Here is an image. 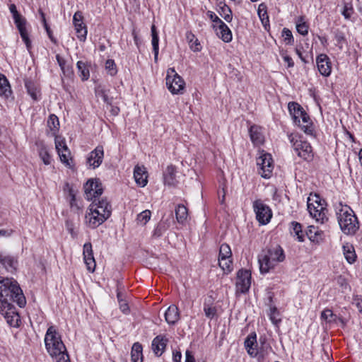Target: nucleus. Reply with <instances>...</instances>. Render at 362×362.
<instances>
[{
	"label": "nucleus",
	"instance_id": "41",
	"mask_svg": "<svg viewBox=\"0 0 362 362\" xmlns=\"http://www.w3.org/2000/svg\"><path fill=\"white\" fill-rule=\"evenodd\" d=\"M292 234H295L297 236V238L299 242H303L304 240V234L302 230L301 225L296 221L291 222V232Z\"/></svg>",
	"mask_w": 362,
	"mask_h": 362
},
{
	"label": "nucleus",
	"instance_id": "32",
	"mask_svg": "<svg viewBox=\"0 0 362 362\" xmlns=\"http://www.w3.org/2000/svg\"><path fill=\"white\" fill-rule=\"evenodd\" d=\"M260 341L262 344V346L259 349L257 347V355L255 357L257 358L259 362L263 361L264 358L268 356L269 351L272 350V347L270 346V345L266 344L265 339L262 341V339H260Z\"/></svg>",
	"mask_w": 362,
	"mask_h": 362
},
{
	"label": "nucleus",
	"instance_id": "2",
	"mask_svg": "<svg viewBox=\"0 0 362 362\" xmlns=\"http://www.w3.org/2000/svg\"><path fill=\"white\" fill-rule=\"evenodd\" d=\"M91 201L86 214V223L91 228H96L110 217L112 206L106 198L100 197Z\"/></svg>",
	"mask_w": 362,
	"mask_h": 362
},
{
	"label": "nucleus",
	"instance_id": "62",
	"mask_svg": "<svg viewBox=\"0 0 362 362\" xmlns=\"http://www.w3.org/2000/svg\"><path fill=\"white\" fill-rule=\"evenodd\" d=\"M88 271L93 272L95 268V262L94 257L84 259Z\"/></svg>",
	"mask_w": 362,
	"mask_h": 362
},
{
	"label": "nucleus",
	"instance_id": "51",
	"mask_svg": "<svg viewBox=\"0 0 362 362\" xmlns=\"http://www.w3.org/2000/svg\"><path fill=\"white\" fill-rule=\"evenodd\" d=\"M95 94L98 97L102 98L103 101L107 105H112V98L108 97L107 91L105 89L100 88V87L98 88L95 90Z\"/></svg>",
	"mask_w": 362,
	"mask_h": 362
},
{
	"label": "nucleus",
	"instance_id": "43",
	"mask_svg": "<svg viewBox=\"0 0 362 362\" xmlns=\"http://www.w3.org/2000/svg\"><path fill=\"white\" fill-rule=\"evenodd\" d=\"M75 27L77 37L81 42H84L86 39L87 28L83 24H76Z\"/></svg>",
	"mask_w": 362,
	"mask_h": 362
},
{
	"label": "nucleus",
	"instance_id": "17",
	"mask_svg": "<svg viewBox=\"0 0 362 362\" xmlns=\"http://www.w3.org/2000/svg\"><path fill=\"white\" fill-rule=\"evenodd\" d=\"M134 177L136 184L141 187L146 185L148 173L144 165H136L134 170Z\"/></svg>",
	"mask_w": 362,
	"mask_h": 362
},
{
	"label": "nucleus",
	"instance_id": "38",
	"mask_svg": "<svg viewBox=\"0 0 362 362\" xmlns=\"http://www.w3.org/2000/svg\"><path fill=\"white\" fill-rule=\"evenodd\" d=\"M334 37L336 41V45L339 48V49H342L344 45L346 43V39L344 33L339 29H337L334 32Z\"/></svg>",
	"mask_w": 362,
	"mask_h": 362
},
{
	"label": "nucleus",
	"instance_id": "42",
	"mask_svg": "<svg viewBox=\"0 0 362 362\" xmlns=\"http://www.w3.org/2000/svg\"><path fill=\"white\" fill-rule=\"evenodd\" d=\"M218 13L220 16L223 17L226 21H227L228 23L231 22L233 19L232 11L228 5L223 4V6H221Z\"/></svg>",
	"mask_w": 362,
	"mask_h": 362
},
{
	"label": "nucleus",
	"instance_id": "28",
	"mask_svg": "<svg viewBox=\"0 0 362 362\" xmlns=\"http://www.w3.org/2000/svg\"><path fill=\"white\" fill-rule=\"evenodd\" d=\"M300 118H301L302 122L305 124L301 126V129L308 135H313L314 129L313 124L310 122V117L304 110L302 112V115H300Z\"/></svg>",
	"mask_w": 362,
	"mask_h": 362
},
{
	"label": "nucleus",
	"instance_id": "58",
	"mask_svg": "<svg viewBox=\"0 0 362 362\" xmlns=\"http://www.w3.org/2000/svg\"><path fill=\"white\" fill-rule=\"evenodd\" d=\"M69 196L71 197V199H70V206H71V208L72 209L80 210L81 209V206L78 204V202L76 200L75 194H74L73 190H70L69 191Z\"/></svg>",
	"mask_w": 362,
	"mask_h": 362
},
{
	"label": "nucleus",
	"instance_id": "9",
	"mask_svg": "<svg viewBox=\"0 0 362 362\" xmlns=\"http://www.w3.org/2000/svg\"><path fill=\"white\" fill-rule=\"evenodd\" d=\"M253 208L256 214V218L260 224L265 225L270 221L272 212L269 206L261 200H256L253 203Z\"/></svg>",
	"mask_w": 362,
	"mask_h": 362
},
{
	"label": "nucleus",
	"instance_id": "48",
	"mask_svg": "<svg viewBox=\"0 0 362 362\" xmlns=\"http://www.w3.org/2000/svg\"><path fill=\"white\" fill-rule=\"evenodd\" d=\"M232 252L230 246L228 244H222L219 249L218 258H231Z\"/></svg>",
	"mask_w": 362,
	"mask_h": 362
},
{
	"label": "nucleus",
	"instance_id": "61",
	"mask_svg": "<svg viewBox=\"0 0 362 362\" xmlns=\"http://www.w3.org/2000/svg\"><path fill=\"white\" fill-rule=\"evenodd\" d=\"M83 18L82 13L81 11H76L73 16V23L74 26H76V24H83Z\"/></svg>",
	"mask_w": 362,
	"mask_h": 362
},
{
	"label": "nucleus",
	"instance_id": "24",
	"mask_svg": "<svg viewBox=\"0 0 362 362\" xmlns=\"http://www.w3.org/2000/svg\"><path fill=\"white\" fill-rule=\"evenodd\" d=\"M25 25H26V20L23 21L22 22L16 24V25L19 31V33L21 35V37L26 45L27 49L28 51H30L32 47V45H31V41L29 38L28 31L26 30Z\"/></svg>",
	"mask_w": 362,
	"mask_h": 362
},
{
	"label": "nucleus",
	"instance_id": "60",
	"mask_svg": "<svg viewBox=\"0 0 362 362\" xmlns=\"http://www.w3.org/2000/svg\"><path fill=\"white\" fill-rule=\"evenodd\" d=\"M297 31L302 35H306L308 32V26L305 23H298L296 25Z\"/></svg>",
	"mask_w": 362,
	"mask_h": 362
},
{
	"label": "nucleus",
	"instance_id": "59",
	"mask_svg": "<svg viewBox=\"0 0 362 362\" xmlns=\"http://www.w3.org/2000/svg\"><path fill=\"white\" fill-rule=\"evenodd\" d=\"M353 12H354V9H353L351 4H349V3H346L344 4V9L342 11V15L344 16V18L346 19L350 18Z\"/></svg>",
	"mask_w": 362,
	"mask_h": 362
},
{
	"label": "nucleus",
	"instance_id": "14",
	"mask_svg": "<svg viewBox=\"0 0 362 362\" xmlns=\"http://www.w3.org/2000/svg\"><path fill=\"white\" fill-rule=\"evenodd\" d=\"M103 147L102 146H98L90 153L87 158V164L95 169L100 165L103 160Z\"/></svg>",
	"mask_w": 362,
	"mask_h": 362
},
{
	"label": "nucleus",
	"instance_id": "5",
	"mask_svg": "<svg viewBox=\"0 0 362 362\" xmlns=\"http://www.w3.org/2000/svg\"><path fill=\"white\" fill-rule=\"evenodd\" d=\"M45 343L46 349L52 357L57 356L58 354L66 351V348L61 339V337L53 326H50L47 329L45 337Z\"/></svg>",
	"mask_w": 362,
	"mask_h": 362
},
{
	"label": "nucleus",
	"instance_id": "57",
	"mask_svg": "<svg viewBox=\"0 0 362 362\" xmlns=\"http://www.w3.org/2000/svg\"><path fill=\"white\" fill-rule=\"evenodd\" d=\"M158 43H159V38L158 36L153 35V37H152V46H153V50L154 53V59L156 62L158 59Z\"/></svg>",
	"mask_w": 362,
	"mask_h": 362
},
{
	"label": "nucleus",
	"instance_id": "55",
	"mask_svg": "<svg viewBox=\"0 0 362 362\" xmlns=\"http://www.w3.org/2000/svg\"><path fill=\"white\" fill-rule=\"evenodd\" d=\"M296 53L298 54L301 61L305 64L309 62V58L311 59H313V57L310 54L309 52H307L305 54H304L301 51V48L298 47L296 48Z\"/></svg>",
	"mask_w": 362,
	"mask_h": 362
},
{
	"label": "nucleus",
	"instance_id": "45",
	"mask_svg": "<svg viewBox=\"0 0 362 362\" xmlns=\"http://www.w3.org/2000/svg\"><path fill=\"white\" fill-rule=\"evenodd\" d=\"M151 213L149 210H144L137 215L136 221L142 226L146 225L151 218Z\"/></svg>",
	"mask_w": 362,
	"mask_h": 362
},
{
	"label": "nucleus",
	"instance_id": "10",
	"mask_svg": "<svg viewBox=\"0 0 362 362\" xmlns=\"http://www.w3.org/2000/svg\"><path fill=\"white\" fill-rule=\"evenodd\" d=\"M257 165L259 166V173L264 178H269L272 175L274 165L271 154L262 153L257 158Z\"/></svg>",
	"mask_w": 362,
	"mask_h": 362
},
{
	"label": "nucleus",
	"instance_id": "26",
	"mask_svg": "<svg viewBox=\"0 0 362 362\" xmlns=\"http://www.w3.org/2000/svg\"><path fill=\"white\" fill-rule=\"evenodd\" d=\"M12 93L9 82L6 77L0 74V96L8 98Z\"/></svg>",
	"mask_w": 362,
	"mask_h": 362
},
{
	"label": "nucleus",
	"instance_id": "46",
	"mask_svg": "<svg viewBox=\"0 0 362 362\" xmlns=\"http://www.w3.org/2000/svg\"><path fill=\"white\" fill-rule=\"evenodd\" d=\"M219 267L227 273L230 272L232 270V260L231 258H218Z\"/></svg>",
	"mask_w": 362,
	"mask_h": 362
},
{
	"label": "nucleus",
	"instance_id": "15",
	"mask_svg": "<svg viewBox=\"0 0 362 362\" xmlns=\"http://www.w3.org/2000/svg\"><path fill=\"white\" fill-rule=\"evenodd\" d=\"M317 69L324 76H329L331 74L332 66L329 58L325 54H321L316 59Z\"/></svg>",
	"mask_w": 362,
	"mask_h": 362
},
{
	"label": "nucleus",
	"instance_id": "27",
	"mask_svg": "<svg viewBox=\"0 0 362 362\" xmlns=\"http://www.w3.org/2000/svg\"><path fill=\"white\" fill-rule=\"evenodd\" d=\"M290 114L295 123H300V115H302L303 108L297 103L290 102L288 105Z\"/></svg>",
	"mask_w": 362,
	"mask_h": 362
},
{
	"label": "nucleus",
	"instance_id": "3",
	"mask_svg": "<svg viewBox=\"0 0 362 362\" xmlns=\"http://www.w3.org/2000/svg\"><path fill=\"white\" fill-rule=\"evenodd\" d=\"M337 218L340 229L345 235H354L358 230V219L350 206L340 204L337 210Z\"/></svg>",
	"mask_w": 362,
	"mask_h": 362
},
{
	"label": "nucleus",
	"instance_id": "19",
	"mask_svg": "<svg viewBox=\"0 0 362 362\" xmlns=\"http://www.w3.org/2000/svg\"><path fill=\"white\" fill-rule=\"evenodd\" d=\"M117 298L121 310L124 313H127L129 311V306L126 300V294L124 293V286L120 281L117 283Z\"/></svg>",
	"mask_w": 362,
	"mask_h": 362
},
{
	"label": "nucleus",
	"instance_id": "6",
	"mask_svg": "<svg viewBox=\"0 0 362 362\" xmlns=\"http://www.w3.org/2000/svg\"><path fill=\"white\" fill-rule=\"evenodd\" d=\"M310 197L308 199V210L310 216L316 220V221L321 223H324L327 221L328 217L327 214L328 212L327 209L324 206V204L322 203L319 195L315 194L313 196L310 194Z\"/></svg>",
	"mask_w": 362,
	"mask_h": 362
},
{
	"label": "nucleus",
	"instance_id": "1",
	"mask_svg": "<svg viewBox=\"0 0 362 362\" xmlns=\"http://www.w3.org/2000/svg\"><path fill=\"white\" fill-rule=\"evenodd\" d=\"M16 303L20 308H23L26 300L17 281L13 278L0 276V310Z\"/></svg>",
	"mask_w": 362,
	"mask_h": 362
},
{
	"label": "nucleus",
	"instance_id": "20",
	"mask_svg": "<svg viewBox=\"0 0 362 362\" xmlns=\"http://www.w3.org/2000/svg\"><path fill=\"white\" fill-rule=\"evenodd\" d=\"M168 339L164 336L158 335L152 341V349L157 356H160L163 353Z\"/></svg>",
	"mask_w": 362,
	"mask_h": 362
},
{
	"label": "nucleus",
	"instance_id": "22",
	"mask_svg": "<svg viewBox=\"0 0 362 362\" xmlns=\"http://www.w3.org/2000/svg\"><path fill=\"white\" fill-rule=\"evenodd\" d=\"M37 146L38 154L43 163L46 165L52 163V157L49 153L47 146L42 141L36 144Z\"/></svg>",
	"mask_w": 362,
	"mask_h": 362
},
{
	"label": "nucleus",
	"instance_id": "11",
	"mask_svg": "<svg viewBox=\"0 0 362 362\" xmlns=\"http://www.w3.org/2000/svg\"><path fill=\"white\" fill-rule=\"evenodd\" d=\"M83 188L86 199L88 200H93L100 197L103 192L102 185L98 180H88Z\"/></svg>",
	"mask_w": 362,
	"mask_h": 362
},
{
	"label": "nucleus",
	"instance_id": "4",
	"mask_svg": "<svg viewBox=\"0 0 362 362\" xmlns=\"http://www.w3.org/2000/svg\"><path fill=\"white\" fill-rule=\"evenodd\" d=\"M285 259L283 249L279 245L270 247L262 251L258 255V262L261 274H267L276 265Z\"/></svg>",
	"mask_w": 362,
	"mask_h": 362
},
{
	"label": "nucleus",
	"instance_id": "63",
	"mask_svg": "<svg viewBox=\"0 0 362 362\" xmlns=\"http://www.w3.org/2000/svg\"><path fill=\"white\" fill-rule=\"evenodd\" d=\"M206 14L211 21L218 25L223 23V21L213 11H208Z\"/></svg>",
	"mask_w": 362,
	"mask_h": 362
},
{
	"label": "nucleus",
	"instance_id": "53",
	"mask_svg": "<svg viewBox=\"0 0 362 362\" xmlns=\"http://www.w3.org/2000/svg\"><path fill=\"white\" fill-rule=\"evenodd\" d=\"M105 69L110 76H115L117 73L116 64L112 59H107L105 62Z\"/></svg>",
	"mask_w": 362,
	"mask_h": 362
},
{
	"label": "nucleus",
	"instance_id": "29",
	"mask_svg": "<svg viewBox=\"0 0 362 362\" xmlns=\"http://www.w3.org/2000/svg\"><path fill=\"white\" fill-rule=\"evenodd\" d=\"M218 32L217 35L226 42H229L232 40V33L228 25L225 23H221L218 25Z\"/></svg>",
	"mask_w": 362,
	"mask_h": 362
},
{
	"label": "nucleus",
	"instance_id": "12",
	"mask_svg": "<svg viewBox=\"0 0 362 362\" xmlns=\"http://www.w3.org/2000/svg\"><path fill=\"white\" fill-rule=\"evenodd\" d=\"M251 285V273L247 269H240L237 274V291L242 293L248 291Z\"/></svg>",
	"mask_w": 362,
	"mask_h": 362
},
{
	"label": "nucleus",
	"instance_id": "7",
	"mask_svg": "<svg viewBox=\"0 0 362 362\" xmlns=\"http://www.w3.org/2000/svg\"><path fill=\"white\" fill-rule=\"evenodd\" d=\"M288 139L293 151L300 158L308 161L313 159V150L310 143L302 140L300 136L295 134H289Z\"/></svg>",
	"mask_w": 362,
	"mask_h": 362
},
{
	"label": "nucleus",
	"instance_id": "35",
	"mask_svg": "<svg viewBox=\"0 0 362 362\" xmlns=\"http://www.w3.org/2000/svg\"><path fill=\"white\" fill-rule=\"evenodd\" d=\"M187 209L183 204H179L175 209V216L179 223H183L187 218Z\"/></svg>",
	"mask_w": 362,
	"mask_h": 362
},
{
	"label": "nucleus",
	"instance_id": "47",
	"mask_svg": "<svg viewBox=\"0 0 362 362\" xmlns=\"http://www.w3.org/2000/svg\"><path fill=\"white\" fill-rule=\"evenodd\" d=\"M9 10H10V12L12 13L13 18L15 24L19 23L21 22H22L23 21H25L26 20L24 17H23L18 12L16 6L15 4H10Z\"/></svg>",
	"mask_w": 362,
	"mask_h": 362
},
{
	"label": "nucleus",
	"instance_id": "31",
	"mask_svg": "<svg viewBox=\"0 0 362 362\" xmlns=\"http://www.w3.org/2000/svg\"><path fill=\"white\" fill-rule=\"evenodd\" d=\"M132 362H143L142 346L139 342L133 344L131 351Z\"/></svg>",
	"mask_w": 362,
	"mask_h": 362
},
{
	"label": "nucleus",
	"instance_id": "44",
	"mask_svg": "<svg viewBox=\"0 0 362 362\" xmlns=\"http://www.w3.org/2000/svg\"><path fill=\"white\" fill-rule=\"evenodd\" d=\"M56 59L64 74L69 75L72 73L71 67L66 65V60L64 58H62L59 54H57Z\"/></svg>",
	"mask_w": 362,
	"mask_h": 362
},
{
	"label": "nucleus",
	"instance_id": "49",
	"mask_svg": "<svg viewBox=\"0 0 362 362\" xmlns=\"http://www.w3.org/2000/svg\"><path fill=\"white\" fill-rule=\"evenodd\" d=\"M321 318L328 322H336L337 317L331 310L326 309L321 313Z\"/></svg>",
	"mask_w": 362,
	"mask_h": 362
},
{
	"label": "nucleus",
	"instance_id": "56",
	"mask_svg": "<svg viewBox=\"0 0 362 362\" xmlns=\"http://www.w3.org/2000/svg\"><path fill=\"white\" fill-rule=\"evenodd\" d=\"M58 153V155L60 158V160L62 163H64V164H66V165L67 166H69L70 165V163L69 162V157L70 156V151L69 149L67 148V151H60V152H57Z\"/></svg>",
	"mask_w": 362,
	"mask_h": 362
},
{
	"label": "nucleus",
	"instance_id": "8",
	"mask_svg": "<svg viewBox=\"0 0 362 362\" xmlns=\"http://www.w3.org/2000/svg\"><path fill=\"white\" fill-rule=\"evenodd\" d=\"M166 85L168 89L173 94H181L185 87L182 78L175 71L174 68L167 70Z\"/></svg>",
	"mask_w": 362,
	"mask_h": 362
},
{
	"label": "nucleus",
	"instance_id": "36",
	"mask_svg": "<svg viewBox=\"0 0 362 362\" xmlns=\"http://www.w3.org/2000/svg\"><path fill=\"white\" fill-rule=\"evenodd\" d=\"M186 38L188 41L190 49L194 52H199L201 50L200 43L198 42V40L195 38L194 34L191 32H187L186 33Z\"/></svg>",
	"mask_w": 362,
	"mask_h": 362
},
{
	"label": "nucleus",
	"instance_id": "37",
	"mask_svg": "<svg viewBox=\"0 0 362 362\" xmlns=\"http://www.w3.org/2000/svg\"><path fill=\"white\" fill-rule=\"evenodd\" d=\"M78 72L79 74L80 77L83 81H86L88 79L90 76L89 69L87 67L86 64L81 62L78 61L76 64Z\"/></svg>",
	"mask_w": 362,
	"mask_h": 362
},
{
	"label": "nucleus",
	"instance_id": "50",
	"mask_svg": "<svg viewBox=\"0 0 362 362\" xmlns=\"http://www.w3.org/2000/svg\"><path fill=\"white\" fill-rule=\"evenodd\" d=\"M269 318L273 324L278 325L281 322L279 313L275 306H270Z\"/></svg>",
	"mask_w": 362,
	"mask_h": 362
},
{
	"label": "nucleus",
	"instance_id": "18",
	"mask_svg": "<svg viewBox=\"0 0 362 362\" xmlns=\"http://www.w3.org/2000/svg\"><path fill=\"white\" fill-rule=\"evenodd\" d=\"M244 345L250 356L255 358L257 355V343L255 333L250 334L246 337Z\"/></svg>",
	"mask_w": 362,
	"mask_h": 362
},
{
	"label": "nucleus",
	"instance_id": "54",
	"mask_svg": "<svg viewBox=\"0 0 362 362\" xmlns=\"http://www.w3.org/2000/svg\"><path fill=\"white\" fill-rule=\"evenodd\" d=\"M282 37H284V40L286 45H291L293 44V42H294L293 37L291 31L289 29H288L286 28H284L283 29Z\"/></svg>",
	"mask_w": 362,
	"mask_h": 362
},
{
	"label": "nucleus",
	"instance_id": "33",
	"mask_svg": "<svg viewBox=\"0 0 362 362\" xmlns=\"http://www.w3.org/2000/svg\"><path fill=\"white\" fill-rule=\"evenodd\" d=\"M170 227V222L168 220H161L156 227L153 233V237L160 238Z\"/></svg>",
	"mask_w": 362,
	"mask_h": 362
},
{
	"label": "nucleus",
	"instance_id": "25",
	"mask_svg": "<svg viewBox=\"0 0 362 362\" xmlns=\"http://www.w3.org/2000/svg\"><path fill=\"white\" fill-rule=\"evenodd\" d=\"M250 136L255 145H259L264 142V136L261 132L260 127L253 125L249 130Z\"/></svg>",
	"mask_w": 362,
	"mask_h": 362
},
{
	"label": "nucleus",
	"instance_id": "21",
	"mask_svg": "<svg viewBox=\"0 0 362 362\" xmlns=\"http://www.w3.org/2000/svg\"><path fill=\"white\" fill-rule=\"evenodd\" d=\"M214 298L211 296H209L204 300V312L205 316L209 319H213L216 316L217 309L216 306L213 305Z\"/></svg>",
	"mask_w": 362,
	"mask_h": 362
},
{
	"label": "nucleus",
	"instance_id": "13",
	"mask_svg": "<svg viewBox=\"0 0 362 362\" xmlns=\"http://www.w3.org/2000/svg\"><path fill=\"white\" fill-rule=\"evenodd\" d=\"M0 313L4 317L10 326L16 327L19 325L20 316L13 305L5 307L3 311L0 310Z\"/></svg>",
	"mask_w": 362,
	"mask_h": 362
},
{
	"label": "nucleus",
	"instance_id": "34",
	"mask_svg": "<svg viewBox=\"0 0 362 362\" xmlns=\"http://www.w3.org/2000/svg\"><path fill=\"white\" fill-rule=\"evenodd\" d=\"M343 251L345 259L349 264H352L356 261V255L354 247L351 245H346L343 246Z\"/></svg>",
	"mask_w": 362,
	"mask_h": 362
},
{
	"label": "nucleus",
	"instance_id": "40",
	"mask_svg": "<svg viewBox=\"0 0 362 362\" xmlns=\"http://www.w3.org/2000/svg\"><path fill=\"white\" fill-rule=\"evenodd\" d=\"M25 86L27 89L28 93L31 96V98L35 100H37L38 91L35 83L31 80L25 79Z\"/></svg>",
	"mask_w": 362,
	"mask_h": 362
},
{
	"label": "nucleus",
	"instance_id": "39",
	"mask_svg": "<svg viewBox=\"0 0 362 362\" xmlns=\"http://www.w3.org/2000/svg\"><path fill=\"white\" fill-rule=\"evenodd\" d=\"M47 126L54 136L56 135L59 129V122L58 117L55 115H51L47 120Z\"/></svg>",
	"mask_w": 362,
	"mask_h": 362
},
{
	"label": "nucleus",
	"instance_id": "64",
	"mask_svg": "<svg viewBox=\"0 0 362 362\" xmlns=\"http://www.w3.org/2000/svg\"><path fill=\"white\" fill-rule=\"evenodd\" d=\"M56 357H57V362H71L66 351L58 354Z\"/></svg>",
	"mask_w": 362,
	"mask_h": 362
},
{
	"label": "nucleus",
	"instance_id": "52",
	"mask_svg": "<svg viewBox=\"0 0 362 362\" xmlns=\"http://www.w3.org/2000/svg\"><path fill=\"white\" fill-rule=\"evenodd\" d=\"M55 148L57 152L60 151H67V146L64 139L55 135Z\"/></svg>",
	"mask_w": 362,
	"mask_h": 362
},
{
	"label": "nucleus",
	"instance_id": "30",
	"mask_svg": "<svg viewBox=\"0 0 362 362\" xmlns=\"http://www.w3.org/2000/svg\"><path fill=\"white\" fill-rule=\"evenodd\" d=\"M175 168L173 165L167 167L164 173V182L165 185L174 186L176 182L175 180Z\"/></svg>",
	"mask_w": 362,
	"mask_h": 362
},
{
	"label": "nucleus",
	"instance_id": "23",
	"mask_svg": "<svg viewBox=\"0 0 362 362\" xmlns=\"http://www.w3.org/2000/svg\"><path fill=\"white\" fill-rule=\"evenodd\" d=\"M179 317L178 308L174 305H170L165 313V321L169 325L175 324L178 321Z\"/></svg>",
	"mask_w": 362,
	"mask_h": 362
},
{
	"label": "nucleus",
	"instance_id": "16",
	"mask_svg": "<svg viewBox=\"0 0 362 362\" xmlns=\"http://www.w3.org/2000/svg\"><path fill=\"white\" fill-rule=\"evenodd\" d=\"M0 263L8 272H11L15 271L18 266L16 257L4 253H0Z\"/></svg>",
	"mask_w": 362,
	"mask_h": 362
}]
</instances>
